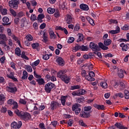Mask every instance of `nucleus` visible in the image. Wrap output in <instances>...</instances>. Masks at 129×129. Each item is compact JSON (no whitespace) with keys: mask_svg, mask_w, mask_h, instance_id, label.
<instances>
[{"mask_svg":"<svg viewBox=\"0 0 129 129\" xmlns=\"http://www.w3.org/2000/svg\"><path fill=\"white\" fill-rule=\"evenodd\" d=\"M67 73V70H60L57 73V77L60 78L66 84H68V83L70 82V79H71V78L70 77L67 76L66 74Z\"/></svg>","mask_w":129,"mask_h":129,"instance_id":"nucleus-1","label":"nucleus"},{"mask_svg":"<svg viewBox=\"0 0 129 129\" xmlns=\"http://www.w3.org/2000/svg\"><path fill=\"white\" fill-rule=\"evenodd\" d=\"M14 113L19 116L21 119L27 121L31 118V114L28 112L20 111L19 110H14Z\"/></svg>","mask_w":129,"mask_h":129,"instance_id":"nucleus-2","label":"nucleus"},{"mask_svg":"<svg viewBox=\"0 0 129 129\" xmlns=\"http://www.w3.org/2000/svg\"><path fill=\"white\" fill-rule=\"evenodd\" d=\"M111 42L112 41L110 39H105L104 41V44L102 43V42H99L98 43L99 47L104 51L108 50V47H107V46H109V45L111 44Z\"/></svg>","mask_w":129,"mask_h":129,"instance_id":"nucleus-3","label":"nucleus"},{"mask_svg":"<svg viewBox=\"0 0 129 129\" xmlns=\"http://www.w3.org/2000/svg\"><path fill=\"white\" fill-rule=\"evenodd\" d=\"M20 5V0H11L9 2V6L11 9L18 10Z\"/></svg>","mask_w":129,"mask_h":129,"instance_id":"nucleus-4","label":"nucleus"},{"mask_svg":"<svg viewBox=\"0 0 129 129\" xmlns=\"http://www.w3.org/2000/svg\"><path fill=\"white\" fill-rule=\"evenodd\" d=\"M56 85L52 82H49L45 85L44 90L46 93H50Z\"/></svg>","mask_w":129,"mask_h":129,"instance_id":"nucleus-5","label":"nucleus"},{"mask_svg":"<svg viewBox=\"0 0 129 129\" xmlns=\"http://www.w3.org/2000/svg\"><path fill=\"white\" fill-rule=\"evenodd\" d=\"M81 105L78 103H75L72 105V110L73 111H75V114L76 115H78L79 113H80V111H81V108H80Z\"/></svg>","mask_w":129,"mask_h":129,"instance_id":"nucleus-6","label":"nucleus"},{"mask_svg":"<svg viewBox=\"0 0 129 129\" xmlns=\"http://www.w3.org/2000/svg\"><path fill=\"white\" fill-rule=\"evenodd\" d=\"M95 76V74L93 72H90L88 75L86 77V80L88 81H95V79L93 77Z\"/></svg>","mask_w":129,"mask_h":129,"instance_id":"nucleus-7","label":"nucleus"},{"mask_svg":"<svg viewBox=\"0 0 129 129\" xmlns=\"http://www.w3.org/2000/svg\"><path fill=\"white\" fill-rule=\"evenodd\" d=\"M90 113H91V111L89 112H86V111H81L80 114V116L81 117H83L84 118H88L89 117H90Z\"/></svg>","mask_w":129,"mask_h":129,"instance_id":"nucleus-8","label":"nucleus"},{"mask_svg":"<svg viewBox=\"0 0 129 129\" xmlns=\"http://www.w3.org/2000/svg\"><path fill=\"white\" fill-rule=\"evenodd\" d=\"M11 86H14V84L9 83L10 87H7L8 91H9V92H11V93H14L17 92V91H18V89H17V87H11Z\"/></svg>","mask_w":129,"mask_h":129,"instance_id":"nucleus-9","label":"nucleus"},{"mask_svg":"<svg viewBox=\"0 0 129 129\" xmlns=\"http://www.w3.org/2000/svg\"><path fill=\"white\" fill-rule=\"evenodd\" d=\"M2 21L3 22V23H2L3 26H11L12 25V23H9L10 22V19L7 16L3 17Z\"/></svg>","mask_w":129,"mask_h":129,"instance_id":"nucleus-10","label":"nucleus"},{"mask_svg":"<svg viewBox=\"0 0 129 129\" xmlns=\"http://www.w3.org/2000/svg\"><path fill=\"white\" fill-rule=\"evenodd\" d=\"M90 48L92 49V51H99V47L97 44L94 43V42H90Z\"/></svg>","mask_w":129,"mask_h":129,"instance_id":"nucleus-11","label":"nucleus"},{"mask_svg":"<svg viewBox=\"0 0 129 129\" xmlns=\"http://www.w3.org/2000/svg\"><path fill=\"white\" fill-rule=\"evenodd\" d=\"M61 104H59L58 102L52 101L50 103V107L51 110H54V109H56L58 106H60Z\"/></svg>","mask_w":129,"mask_h":129,"instance_id":"nucleus-12","label":"nucleus"},{"mask_svg":"<svg viewBox=\"0 0 129 129\" xmlns=\"http://www.w3.org/2000/svg\"><path fill=\"white\" fill-rule=\"evenodd\" d=\"M7 76L8 78L12 79L13 81H15V82H18V79L15 77V72H11L10 74L7 75Z\"/></svg>","mask_w":129,"mask_h":129,"instance_id":"nucleus-13","label":"nucleus"},{"mask_svg":"<svg viewBox=\"0 0 129 129\" xmlns=\"http://www.w3.org/2000/svg\"><path fill=\"white\" fill-rule=\"evenodd\" d=\"M56 62L59 66H64V65H65V61H64L63 58L61 57L57 58Z\"/></svg>","mask_w":129,"mask_h":129,"instance_id":"nucleus-14","label":"nucleus"},{"mask_svg":"<svg viewBox=\"0 0 129 129\" xmlns=\"http://www.w3.org/2000/svg\"><path fill=\"white\" fill-rule=\"evenodd\" d=\"M120 47L122 48L121 50L123 52H126L127 49H129V44H125L124 43L122 42L120 44Z\"/></svg>","mask_w":129,"mask_h":129,"instance_id":"nucleus-15","label":"nucleus"},{"mask_svg":"<svg viewBox=\"0 0 129 129\" xmlns=\"http://www.w3.org/2000/svg\"><path fill=\"white\" fill-rule=\"evenodd\" d=\"M80 9L82 10V11L87 12L89 11V6L85 4H81L80 5Z\"/></svg>","mask_w":129,"mask_h":129,"instance_id":"nucleus-16","label":"nucleus"},{"mask_svg":"<svg viewBox=\"0 0 129 129\" xmlns=\"http://www.w3.org/2000/svg\"><path fill=\"white\" fill-rule=\"evenodd\" d=\"M73 20H74L73 17L71 16V15H67V18L66 19V21L68 25H70V24H72L73 23Z\"/></svg>","mask_w":129,"mask_h":129,"instance_id":"nucleus-17","label":"nucleus"},{"mask_svg":"<svg viewBox=\"0 0 129 129\" xmlns=\"http://www.w3.org/2000/svg\"><path fill=\"white\" fill-rule=\"evenodd\" d=\"M78 37V39L77 40V43H79L80 42H84V36L81 33H79L77 34Z\"/></svg>","mask_w":129,"mask_h":129,"instance_id":"nucleus-18","label":"nucleus"},{"mask_svg":"<svg viewBox=\"0 0 129 129\" xmlns=\"http://www.w3.org/2000/svg\"><path fill=\"white\" fill-rule=\"evenodd\" d=\"M32 49L39 51L40 50V43L38 42L33 43L31 44Z\"/></svg>","mask_w":129,"mask_h":129,"instance_id":"nucleus-19","label":"nucleus"},{"mask_svg":"<svg viewBox=\"0 0 129 129\" xmlns=\"http://www.w3.org/2000/svg\"><path fill=\"white\" fill-rule=\"evenodd\" d=\"M93 105L95 108H97L98 110H104V105H98L95 103Z\"/></svg>","mask_w":129,"mask_h":129,"instance_id":"nucleus-20","label":"nucleus"},{"mask_svg":"<svg viewBox=\"0 0 129 129\" xmlns=\"http://www.w3.org/2000/svg\"><path fill=\"white\" fill-rule=\"evenodd\" d=\"M5 101H6V96L3 94H0V105H3L4 103H5Z\"/></svg>","mask_w":129,"mask_h":129,"instance_id":"nucleus-21","label":"nucleus"},{"mask_svg":"<svg viewBox=\"0 0 129 129\" xmlns=\"http://www.w3.org/2000/svg\"><path fill=\"white\" fill-rule=\"evenodd\" d=\"M118 76L119 78H123L124 75L123 74V70L122 69L118 70Z\"/></svg>","mask_w":129,"mask_h":129,"instance_id":"nucleus-22","label":"nucleus"},{"mask_svg":"<svg viewBox=\"0 0 129 129\" xmlns=\"http://www.w3.org/2000/svg\"><path fill=\"white\" fill-rule=\"evenodd\" d=\"M49 38L50 39H56L57 38V36L54 33V31L52 30L49 31Z\"/></svg>","mask_w":129,"mask_h":129,"instance_id":"nucleus-23","label":"nucleus"},{"mask_svg":"<svg viewBox=\"0 0 129 129\" xmlns=\"http://www.w3.org/2000/svg\"><path fill=\"white\" fill-rule=\"evenodd\" d=\"M66 98H67V96H62L60 97L61 103L63 106L66 103Z\"/></svg>","mask_w":129,"mask_h":129,"instance_id":"nucleus-24","label":"nucleus"},{"mask_svg":"<svg viewBox=\"0 0 129 129\" xmlns=\"http://www.w3.org/2000/svg\"><path fill=\"white\" fill-rule=\"evenodd\" d=\"M12 105H13L12 107V109H14V110H19V109H18L19 108V104H18V102L16 101L13 102Z\"/></svg>","mask_w":129,"mask_h":129,"instance_id":"nucleus-25","label":"nucleus"},{"mask_svg":"<svg viewBox=\"0 0 129 129\" xmlns=\"http://www.w3.org/2000/svg\"><path fill=\"white\" fill-rule=\"evenodd\" d=\"M22 80L28 79V72L26 71H24L23 72V76L21 78Z\"/></svg>","mask_w":129,"mask_h":129,"instance_id":"nucleus-26","label":"nucleus"},{"mask_svg":"<svg viewBox=\"0 0 129 129\" xmlns=\"http://www.w3.org/2000/svg\"><path fill=\"white\" fill-rule=\"evenodd\" d=\"M36 82L38 83V85H43L45 84V80L43 78L36 80Z\"/></svg>","mask_w":129,"mask_h":129,"instance_id":"nucleus-27","label":"nucleus"},{"mask_svg":"<svg viewBox=\"0 0 129 129\" xmlns=\"http://www.w3.org/2000/svg\"><path fill=\"white\" fill-rule=\"evenodd\" d=\"M84 101H85V98L83 96L80 97L77 99V102L79 103H82L84 102Z\"/></svg>","mask_w":129,"mask_h":129,"instance_id":"nucleus-28","label":"nucleus"},{"mask_svg":"<svg viewBox=\"0 0 129 129\" xmlns=\"http://www.w3.org/2000/svg\"><path fill=\"white\" fill-rule=\"evenodd\" d=\"M78 92L79 95H84V94H86V93H87V91L83 89H79Z\"/></svg>","mask_w":129,"mask_h":129,"instance_id":"nucleus-29","label":"nucleus"},{"mask_svg":"<svg viewBox=\"0 0 129 129\" xmlns=\"http://www.w3.org/2000/svg\"><path fill=\"white\" fill-rule=\"evenodd\" d=\"M47 12L48 14L50 15H53L55 12V9L52 8H48L47 9Z\"/></svg>","mask_w":129,"mask_h":129,"instance_id":"nucleus-30","label":"nucleus"},{"mask_svg":"<svg viewBox=\"0 0 129 129\" xmlns=\"http://www.w3.org/2000/svg\"><path fill=\"white\" fill-rule=\"evenodd\" d=\"M81 88V86L79 85H74L71 86V90H75L76 89H80Z\"/></svg>","mask_w":129,"mask_h":129,"instance_id":"nucleus-31","label":"nucleus"},{"mask_svg":"<svg viewBox=\"0 0 129 129\" xmlns=\"http://www.w3.org/2000/svg\"><path fill=\"white\" fill-rule=\"evenodd\" d=\"M124 97L125 99H129V91L127 90H124Z\"/></svg>","mask_w":129,"mask_h":129,"instance_id":"nucleus-32","label":"nucleus"},{"mask_svg":"<svg viewBox=\"0 0 129 129\" xmlns=\"http://www.w3.org/2000/svg\"><path fill=\"white\" fill-rule=\"evenodd\" d=\"M100 85L104 89H106V88H107V83H106V82H101L100 83Z\"/></svg>","mask_w":129,"mask_h":129,"instance_id":"nucleus-33","label":"nucleus"},{"mask_svg":"<svg viewBox=\"0 0 129 129\" xmlns=\"http://www.w3.org/2000/svg\"><path fill=\"white\" fill-rule=\"evenodd\" d=\"M88 50H89V48H88V47L84 45H82L81 46V51H88Z\"/></svg>","mask_w":129,"mask_h":129,"instance_id":"nucleus-34","label":"nucleus"},{"mask_svg":"<svg viewBox=\"0 0 129 129\" xmlns=\"http://www.w3.org/2000/svg\"><path fill=\"white\" fill-rule=\"evenodd\" d=\"M91 109H92V107L91 106H85L84 107V111L89 112Z\"/></svg>","mask_w":129,"mask_h":129,"instance_id":"nucleus-35","label":"nucleus"},{"mask_svg":"<svg viewBox=\"0 0 129 129\" xmlns=\"http://www.w3.org/2000/svg\"><path fill=\"white\" fill-rule=\"evenodd\" d=\"M15 54L17 55V56H21V48H20V47H17L16 48Z\"/></svg>","mask_w":129,"mask_h":129,"instance_id":"nucleus-36","label":"nucleus"},{"mask_svg":"<svg viewBox=\"0 0 129 129\" xmlns=\"http://www.w3.org/2000/svg\"><path fill=\"white\" fill-rule=\"evenodd\" d=\"M21 58L25 59V60H29V57L26 55V53L25 51H22L21 54Z\"/></svg>","mask_w":129,"mask_h":129,"instance_id":"nucleus-37","label":"nucleus"},{"mask_svg":"<svg viewBox=\"0 0 129 129\" xmlns=\"http://www.w3.org/2000/svg\"><path fill=\"white\" fill-rule=\"evenodd\" d=\"M39 63H40V59H37L33 62L31 65L32 66V67H36V66H38L39 65Z\"/></svg>","mask_w":129,"mask_h":129,"instance_id":"nucleus-38","label":"nucleus"},{"mask_svg":"<svg viewBox=\"0 0 129 129\" xmlns=\"http://www.w3.org/2000/svg\"><path fill=\"white\" fill-rule=\"evenodd\" d=\"M26 39L27 41L31 42V41H33V36L31 34L27 35L26 36Z\"/></svg>","mask_w":129,"mask_h":129,"instance_id":"nucleus-39","label":"nucleus"},{"mask_svg":"<svg viewBox=\"0 0 129 129\" xmlns=\"http://www.w3.org/2000/svg\"><path fill=\"white\" fill-rule=\"evenodd\" d=\"M10 13L11 14V15H12V16H13V17H17V12H16V11H15V10H14V9L10 8Z\"/></svg>","mask_w":129,"mask_h":129,"instance_id":"nucleus-40","label":"nucleus"},{"mask_svg":"<svg viewBox=\"0 0 129 129\" xmlns=\"http://www.w3.org/2000/svg\"><path fill=\"white\" fill-rule=\"evenodd\" d=\"M114 126L117 127V128L121 129L122 126V123L119 122H116L114 124Z\"/></svg>","mask_w":129,"mask_h":129,"instance_id":"nucleus-41","label":"nucleus"},{"mask_svg":"<svg viewBox=\"0 0 129 129\" xmlns=\"http://www.w3.org/2000/svg\"><path fill=\"white\" fill-rule=\"evenodd\" d=\"M79 124H80V125H81V126H84V127H87V125L85 123L84 121H83V120H79Z\"/></svg>","mask_w":129,"mask_h":129,"instance_id":"nucleus-42","label":"nucleus"},{"mask_svg":"<svg viewBox=\"0 0 129 129\" xmlns=\"http://www.w3.org/2000/svg\"><path fill=\"white\" fill-rule=\"evenodd\" d=\"M30 20L32 22H35L37 21V16L35 14H32L30 17Z\"/></svg>","mask_w":129,"mask_h":129,"instance_id":"nucleus-43","label":"nucleus"},{"mask_svg":"<svg viewBox=\"0 0 129 129\" xmlns=\"http://www.w3.org/2000/svg\"><path fill=\"white\" fill-rule=\"evenodd\" d=\"M115 96L116 97H120V98H123V97H124L123 94L121 92L116 93L115 94Z\"/></svg>","mask_w":129,"mask_h":129,"instance_id":"nucleus-44","label":"nucleus"},{"mask_svg":"<svg viewBox=\"0 0 129 129\" xmlns=\"http://www.w3.org/2000/svg\"><path fill=\"white\" fill-rule=\"evenodd\" d=\"M80 30V25L79 24H76L74 28V32H77Z\"/></svg>","mask_w":129,"mask_h":129,"instance_id":"nucleus-45","label":"nucleus"},{"mask_svg":"<svg viewBox=\"0 0 129 129\" xmlns=\"http://www.w3.org/2000/svg\"><path fill=\"white\" fill-rule=\"evenodd\" d=\"M24 16H25V13L21 11L17 14L16 17H18V18H22L24 17Z\"/></svg>","mask_w":129,"mask_h":129,"instance_id":"nucleus-46","label":"nucleus"},{"mask_svg":"<svg viewBox=\"0 0 129 129\" xmlns=\"http://www.w3.org/2000/svg\"><path fill=\"white\" fill-rule=\"evenodd\" d=\"M121 30H122L123 31H127V30H129V26L125 24L123 27L121 28Z\"/></svg>","mask_w":129,"mask_h":129,"instance_id":"nucleus-47","label":"nucleus"},{"mask_svg":"<svg viewBox=\"0 0 129 129\" xmlns=\"http://www.w3.org/2000/svg\"><path fill=\"white\" fill-rule=\"evenodd\" d=\"M0 39L4 41H7V36H6V34H0Z\"/></svg>","mask_w":129,"mask_h":129,"instance_id":"nucleus-48","label":"nucleus"},{"mask_svg":"<svg viewBox=\"0 0 129 129\" xmlns=\"http://www.w3.org/2000/svg\"><path fill=\"white\" fill-rule=\"evenodd\" d=\"M94 53L95 54L99 57V58H100L101 59H102V55H101V52H98L97 51H95L94 52Z\"/></svg>","mask_w":129,"mask_h":129,"instance_id":"nucleus-49","label":"nucleus"},{"mask_svg":"<svg viewBox=\"0 0 129 129\" xmlns=\"http://www.w3.org/2000/svg\"><path fill=\"white\" fill-rule=\"evenodd\" d=\"M75 40V39L74 38V37H71L69 38L68 40V43H69V44H72V43H73V42H74Z\"/></svg>","mask_w":129,"mask_h":129,"instance_id":"nucleus-50","label":"nucleus"},{"mask_svg":"<svg viewBox=\"0 0 129 129\" xmlns=\"http://www.w3.org/2000/svg\"><path fill=\"white\" fill-rule=\"evenodd\" d=\"M42 58L43 60H49V59H50V56L49 54L46 53L45 54L43 55Z\"/></svg>","mask_w":129,"mask_h":129,"instance_id":"nucleus-51","label":"nucleus"},{"mask_svg":"<svg viewBox=\"0 0 129 129\" xmlns=\"http://www.w3.org/2000/svg\"><path fill=\"white\" fill-rule=\"evenodd\" d=\"M74 50H75V51L76 52H77V51H78L79 50H81V46L79 45V44H77L75 46V48H74Z\"/></svg>","mask_w":129,"mask_h":129,"instance_id":"nucleus-52","label":"nucleus"},{"mask_svg":"<svg viewBox=\"0 0 129 129\" xmlns=\"http://www.w3.org/2000/svg\"><path fill=\"white\" fill-rule=\"evenodd\" d=\"M120 86V90H123V89H124L125 88V85H124V83L122 82H120L119 83Z\"/></svg>","mask_w":129,"mask_h":129,"instance_id":"nucleus-53","label":"nucleus"},{"mask_svg":"<svg viewBox=\"0 0 129 129\" xmlns=\"http://www.w3.org/2000/svg\"><path fill=\"white\" fill-rule=\"evenodd\" d=\"M2 15L3 16H6V15H8V10L7 9H3L2 11H1Z\"/></svg>","mask_w":129,"mask_h":129,"instance_id":"nucleus-54","label":"nucleus"},{"mask_svg":"<svg viewBox=\"0 0 129 129\" xmlns=\"http://www.w3.org/2000/svg\"><path fill=\"white\" fill-rule=\"evenodd\" d=\"M54 16L56 19L60 17V13L59 12V10H56L55 11V13L54 14Z\"/></svg>","mask_w":129,"mask_h":129,"instance_id":"nucleus-55","label":"nucleus"},{"mask_svg":"<svg viewBox=\"0 0 129 129\" xmlns=\"http://www.w3.org/2000/svg\"><path fill=\"white\" fill-rule=\"evenodd\" d=\"M82 77H85V79H86V76H87V73H86V71L83 70V71H82Z\"/></svg>","mask_w":129,"mask_h":129,"instance_id":"nucleus-56","label":"nucleus"},{"mask_svg":"<svg viewBox=\"0 0 129 129\" xmlns=\"http://www.w3.org/2000/svg\"><path fill=\"white\" fill-rule=\"evenodd\" d=\"M22 121H19L17 123L16 126L15 128H20L21 126H22Z\"/></svg>","mask_w":129,"mask_h":129,"instance_id":"nucleus-57","label":"nucleus"},{"mask_svg":"<svg viewBox=\"0 0 129 129\" xmlns=\"http://www.w3.org/2000/svg\"><path fill=\"white\" fill-rule=\"evenodd\" d=\"M19 103L24 104V105L27 104V101L24 99H20L19 100Z\"/></svg>","mask_w":129,"mask_h":129,"instance_id":"nucleus-58","label":"nucleus"},{"mask_svg":"<svg viewBox=\"0 0 129 129\" xmlns=\"http://www.w3.org/2000/svg\"><path fill=\"white\" fill-rule=\"evenodd\" d=\"M26 69L28 72H32L33 71V69L32 68V67L30 66H27Z\"/></svg>","mask_w":129,"mask_h":129,"instance_id":"nucleus-59","label":"nucleus"},{"mask_svg":"<svg viewBox=\"0 0 129 129\" xmlns=\"http://www.w3.org/2000/svg\"><path fill=\"white\" fill-rule=\"evenodd\" d=\"M14 102H15V101H14V100H13L12 99H10L7 101L8 104H9L10 105H13Z\"/></svg>","mask_w":129,"mask_h":129,"instance_id":"nucleus-60","label":"nucleus"},{"mask_svg":"<svg viewBox=\"0 0 129 129\" xmlns=\"http://www.w3.org/2000/svg\"><path fill=\"white\" fill-rule=\"evenodd\" d=\"M73 123H74V121H73L72 119H70L68 122V124L69 125V126H72Z\"/></svg>","mask_w":129,"mask_h":129,"instance_id":"nucleus-61","label":"nucleus"},{"mask_svg":"<svg viewBox=\"0 0 129 129\" xmlns=\"http://www.w3.org/2000/svg\"><path fill=\"white\" fill-rule=\"evenodd\" d=\"M45 18V15L43 14H40L38 15L37 19H43Z\"/></svg>","mask_w":129,"mask_h":129,"instance_id":"nucleus-62","label":"nucleus"},{"mask_svg":"<svg viewBox=\"0 0 129 129\" xmlns=\"http://www.w3.org/2000/svg\"><path fill=\"white\" fill-rule=\"evenodd\" d=\"M34 76L35 77V78H38V79L41 78V76L37 74V73H36V71H34L33 72Z\"/></svg>","mask_w":129,"mask_h":129,"instance_id":"nucleus-63","label":"nucleus"},{"mask_svg":"<svg viewBox=\"0 0 129 129\" xmlns=\"http://www.w3.org/2000/svg\"><path fill=\"white\" fill-rule=\"evenodd\" d=\"M5 60H6V56H2L0 59L1 63L2 64H5Z\"/></svg>","mask_w":129,"mask_h":129,"instance_id":"nucleus-64","label":"nucleus"}]
</instances>
